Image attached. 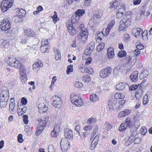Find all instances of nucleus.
<instances>
[{"label": "nucleus", "mask_w": 152, "mask_h": 152, "mask_svg": "<svg viewBox=\"0 0 152 152\" xmlns=\"http://www.w3.org/2000/svg\"><path fill=\"white\" fill-rule=\"evenodd\" d=\"M149 97L147 94L145 95L143 99L142 103L143 105H146L148 104L149 102Z\"/></svg>", "instance_id": "obj_36"}, {"label": "nucleus", "mask_w": 152, "mask_h": 152, "mask_svg": "<svg viewBox=\"0 0 152 152\" xmlns=\"http://www.w3.org/2000/svg\"><path fill=\"white\" fill-rule=\"evenodd\" d=\"M64 132L65 136L66 138L69 139L73 138V134L72 131L68 128H66L64 129Z\"/></svg>", "instance_id": "obj_15"}, {"label": "nucleus", "mask_w": 152, "mask_h": 152, "mask_svg": "<svg viewBox=\"0 0 152 152\" xmlns=\"http://www.w3.org/2000/svg\"><path fill=\"white\" fill-rule=\"evenodd\" d=\"M132 21V18L129 16L124 17L121 21V23L124 24L126 27H128L130 25Z\"/></svg>", "instance_id": "obj_13"}, {"label": "nucleus", "mask_w": 152, "mask_h": 152, "mask_svg": "<svg viewBox=\"0 0 152 152\" xmlns=\"http://www.w3.org/2000/svg\"><path fill=\"white\" fill-rule=\"evenodd\" d=\"M69 142L66 138H62L60 142V146L63 152H65L68 149Z\"/></svg>", "instance_id": "obj_11"}, {"label": "nucleus", "mask_w": 152, "mask_h": 152, "mask_svg": "<svg viewBox=\"0 0 152 152\" xmlns=\"http://www.w3.org/2000/svg\"><path fill=\"white\" fill-rule=\"evenodd\" d=\"M120 25L118 29V31L119 32H122L124 29L127 27L124 24L121 23V21L120 22Z\"/></svg>", "instance_id": "obj_40"}, {"label": "nucleus", "mask_w": 152, "mask_h": 152, "mask_svg": "<svg viewBox=\"0 0 152 152\" xmlns=\"http://www.w3.org/2000/svg\"><path fill=\"white\" fill-rule=\"evenodd\" d=\"M125 87V84L124 83H120L116 85V88L117 90H122Z\"/></svg>", "instance_id": "obj_33"}, {"label": "nucleus", "mask_w": 152, "mask_h": 152, "mask_svg": "<svg viewBox=\"0 0 152 152\" xmlns=\"http://www.w3.org/2000/svg\"><path fill=\"white\" fill-rule=\"evenodd\" d=\"M107 55L109 58H112L114 55V51L113 48H109L107 50Z\"/></svg>", "instance_id": "obj_25"}, {"label": "nucleus", "mask_w": 152, "mask_h": 152, "mask_svg": "<svg viewBox=\"0 0 152 152\" xmlns=\"http://www.w3.org/2000/svg\"><path fill=\"white\" fill-rule=\"evenodd\" d=\"M147 132V130L145 127L142 126L140 129V132L142 135H145Z\"/></svg>", "instance_id": "obj_44"}, {"label": "nucleus", "mask_w": 152, "mask_h": 152, "mask_svg": "<svg viewBox=\"0 0 152 152\" xmlns=\"http://www.w3.org/2000/svg\"><path fill=\"white\" fill-rule=\"evenodd\" d=\"M54 52L56 54L55 59L56 60H58L60 59L61 57L60 51L58 49H56L54 50Z\"/></svg>", "instance_id": "obj_34"}, {"label": "nucleus", "mask_w": 152, "mask_h": 152, "mask_svg": "<svg viewBox=\"0 0 152 152\" xmlns=\"http://www.w3.org/2000/svg\"><path fill=\"white\" fill-rule=\"evenodd\" d=\"M141 140L140 139L139 137L135 138L134 140V143L135 144H138L140 142Z\"/></svg>", "instance_id": "obj_62"}, {"label": "nucleus", "mask_w": 152, "mask_h": 152, "mask_svg": "<svg viewBox=\"0 0 152 152\" xmlns=\"http://www.w3.org/2000/svg\"><path fill=\"white\" fill-rule=\"evenodd\" d=\"M91 132H84L82 133V136L83 137H86L89 135Z\"/></svg>", "instance_id": "obj_63"}, {"label": "nucleus", "mask_w": 152, "mask_h": 152, "mask_svg": "<svg viewBox=\"0 0 152 152\" xmlns=\"http://www.w3.org/2000/svg\"><path fill=\"white\" fill-rule=\"evenodd\" d=\"M60 126L59 124H55L54 126L53 130L59 132L60 131Z\"/></svg>", "instance_id": "obj_57"}, {"label": "nucleus", "mask_w": 152, "mask_h": 152, "mask_svg": "<svg viewBox=\"0 0 152 152\" xmlns=\"http://www.w3.org/2000/svg\"><path fill=\"white\" fill-rule=\"evenodd\" d=\"M47 123V121L46 120H41L39 122V124L37 125V128L41 130V129H42V130H43L44 128L46 125Z\"/></svg>", "instance_id": "obj_21"}, {"label": "nucleus", "mask_w": 152, "mask_h": 152, "mask_svg": "<svg viewBox=\"0 0 152 152\" xmlns=\"http://www.w3.org/2000/svg\"><path fill=\"white\" fill-rule=\"evenodd\" d=\"M96 118L91 117L88 118L87 121V124L88 125H91L94 123H96Z\"/></svg>", "instance_id": "obj_28"}, {"label": "nucleus", "mask_w": 152, "mask_h": 152, "mask_svg": "<svg viewBox=\"0 0 152 152\" xmlns=\"http://www.w3.org/2000/svg\"><path fill=\"white\" fill-rule=\"evenodd\" d=\"M140 51L137 49L135 50L133 52V53L135 56H137L140 53Z\"/></svg>", "instance_id": "obj_64"}, {"label": "nucleus", "mask_w": 152, "mask_h": 152, "mask_svg": "<svg viewBox=\"0 0 152 152\" xmlns=\"http://www.w3.org/2000/svg\"><path fill=\"white\" fill-rule=\"evenodd\" d=\"M136 47L138 50H142L144 48L143 45L139 43L136 44Z\"/></svg>", "instance_id": "obj_53"}, {"label": "nucleus", "mask_w": 152, "mask_h": 152, "mask_svg": "<svg viewBox=\"0 0 152 152\" xmlns=\"http://www.w3.org/2000/svg\"><path fill=\"white\" fill-rule=\"evenodd\" d=\"M138 88H139V85H133L129 87V89L130 90L133 91L135 90Z\"/></svg>", "instance_id": "obj_52"}, {"label": "nucleus", "mask_w": 152, "mask_h": 152, "mask_svg": "<svg viewBox=\"0 0 152 152\" xmlns=\"http://www.w3.org/2000/svg\"><path fill=\"white\" fill-rule=\"evenodd\" d=\"M91 2V0H84L83 5L85 6H89L90 5Z\"/></svg>", "instance_id": "obj_51"}, {"label": "nucleus", "mask_w": 152, "mask_h": 152, "mask_svg": "<svg viewBox=\"0 0 152 152\" xmlns=\"http://www.w3.org/2000/svg\"><path fill=\"white\" fill-rule=\"evenodd\" d=\"M73 66L72 65H70L68 66L67 69L66 70L67 74L69 73V72H72L73 71Z\"/></svg>", "instance_id": "obj_49"}, {"label": "nucleus", "mask_w": 152, "mask_h": 152, "mask_svg": "<svg viewBox=\"0 0 152 152\" xmlns=\"http://www.w3.org/2000/svg\"><path fill=\"white\" fill-rule=\"evenodd\" d=\"M112 70V68L110 67H107L104 68L100 72L99 76L102 78H106L111 74Z\"/></svg>", "instance_id": "obj_6"}, {"label": "nucleus", "mask_w": 152, "mask_h": 152, "mask_svg": "<svg viewBox=\"0 0 152 152\" xmlns=\"http://www.w3.org/2000/svg\"><path fill=\"white\" fill-rule=\"evenodd\" d=\"M98 38L100 40H101L102 38L104 36V35L102 32H99L97 34Z\"/></svg>", "instance_id": "obj_55"}, {"label": "nucleus", "mask_w": 152, "mask_h": 152, "mask_svg": "<svg viewBox=\"0 0 152 152\" xmlns=\"http://www.w3.org/2000/svg\"><path fill=\"white\" fill-rule=\"evenodd\" d=\"M50 40L49 39H47L46 40L45 39L42 40V46L40 47V50L42 53L48 52V50L50 49V47H49L48 40Z\"/></svg>", "instance_id": "obj_7"}, {"label": "nucleus", "mask_w": 152, "mask_h": 152, "mask_svg": "<svg viewBox=\"0 0 152 152\" xmlns=\"http://www.w3.org/2000/svg\"><path fill=\"white\" fill-rule=\"evenodd\" d=\"M9 65L18 68L21 66V64L18 60L13 58H9L8 60Z\"/></svg>", "instance_id": "obj_10"}, {"label": "nucleus", "mask_w": 152, "mask_h": 152, "mask_svg": "<svg viewBox=\"0 0 152 152\" xmlns=\"http://www.w3.org/2000/svg\"><path fill=\"white\" fill-rule=\"evenodd\" d=\"M104 126L105 129L107 131L109 130H110L112 128V126L111 124L110 123L107 122H106L105 123L104 125Z\"/></svg>", "instance_id": "obj_43"}, {"label": "nucleus", "mask_w": 152, "mask_h": 152, "mask_svg": "<svg viewBox=\"0 0 152 152\" xmlns=\"http://www.w3.org/2000/svg\"><path fill=\"white\" fill-rule=\"evenodd\" d=\"M37 107L39 109V112L43 113L46 112L48 109V104L46 101H44L39 104Z\"/></svg>", "instance_id": "obj_8"}, {"label": "nucleus", "mask_w": 152, "mask_h": 152, "mask_svg": "<svg viewBox=\"0 0 152 152\" xmlns=\"http://www.w3.org/2000/svg\"><path fill=\"white\" fill-rule=\"evenodd\" d=\"M149 74V72L147 70H144L140 74V77L142 78H145L147 77Z\"/></svg>", "instance_id": "obj_39"}, {"label": "nucleus", "mask_w": 152, "mask_h": 152, "mask_svg": "<svg viewBox=\"0 0 152 152\" xmlns=\"http://www.w3.org/2000/svg\"><path fill=\"white\" fill-rule=\"evenodd\" d=\"M10 100L11 102L9 104V110L10 112L12 113L15 106V100L14 98H11Z\"/></svg>", "instance_id": "obj_26"}, {"label": "nucleus", "mask_w": 152, "mask_h": 152, "mask_svg": "<svg viewBox=\"0 0 152 152\" xmlns=\"http://www.w3.org/2000/svg\"><path fill=\"white\" fill-rule=\"evenodd\" d=\"M83 79L86 83L89 82L91 80V78L90 76L88 75L84 77Z\"/></svg>", "instance_id": "obj_59"}, {"label": "nucleus", "mask_w": 152, "mask_h": 152, "mask_svg": "<svg viewBox=\"0 0 152 152\" xmlns=\"http://www.w3.org/2000/svg\"><path fill=\"white\" fill-rule=\"evenodd\" d=\"M90 100L93 102H96L99 100V97L96 94H93L90 96Z\"/></svg>", "instance_id": "obj_30"}, {"label": "nucleus", "mask_w": 152, "mask_h": 152, "mask_svg": "<svg viewBox=\"0 0 152 152\" xmlns=\"http://www.w3.org/2000/svg\"><path fill=\"white\" fill-rule=\"evenodd\" d=\"M9 41L8 40L1 39V44L2 47H4V48H9L10 43Z\"/></svg>", "instance_id": "obj_23"}, {"label": "nucleus", "mask_w": 152, "mask_h": 152, "mask_svg": "<svg viewBox=\"0 0 152 152\" xmlns=\"http://www.w3.org/2000/svg\"><path fill=\"white\" fill-rule=\"evenodd\" d=\"M95 47V44L93 42H91L87 46V48L86 49V52L89 51L90 52H91L94 49Z\"/></svg>", "instance_id": "obj_27"}, {"label": "nucleus", "mask_w": 152, "mask_h": 152, "mask_svg": "<svg viewBox=\"0 0 152 152\" xmlns=\"http://www.w3.org/2000/svg\"><path fill=\"white\" fill-rule=\"evenodd\" d=\"M138 72L137 71L133 72L130 75V78L131 80L134 82L137 81L138 79Z\"/></svg>", "instance_id": "obj_18"}, {"label": "nucleus", "mask_w": 152, "mask_h": 152, "mask_svg": "<svg viewBox=\"0 0 152 152\" xmlns=\"http://www.w3.org/2000/svg\"><path fill=\"white\" fill-rule=\"evenodd\" d=\"M15 11L18 14L19 16L25 17L26 15V11L23 9H20L17 8L15 9Z\"/></svg>", "instance_id": "obj_22"}, {"label": "nucleus", "mask_w": 152, "mask_h": 152, "mask_svg": "<svg viewBox=\"0 0 152 152\" xmlns=\"http://www.w3.org/2000/svg\"><path fill=\"white\" fill-rule=\"evenodd\" d=\"M117 103V101L113 99H111L109 102L108 107L109 109H112Z\"/></svg>", "instance_id": "obj_29"}, {"label": "nucleus", "mask_w": 152, "mask_h": 152, "mask_svg": "<svg viewBox=\"0 0 152 152\" xmlns=\"http://www.w3.org/2000/svg\"><path fill=\"white\" fill-rule=\"evenodd\" d=\"M80 35L81 36V40L84 43L87 40L88 37V32L87 29H84V30L82 29L80 31Z\"/></svg>", "instance_id": "obj_12"}, {"label": "nucleus", "mask_w": 152, "mask_h": 152, "mask_svg": "<svg viewBox=\"0 0 152 152\" xmlns=\"http://www.w3.org/2000/svg\"><path fill=\"white\" fill-rule=\"evenodd\" d=\"M114 98L116 99H123L125 98V94L124 93H117L114 96Z\"/></svg>", "instance_id": "obj_31"}, {"label": "nucleus", "mask_w": 152, "mask_h": 152, "mask_svg": "<svg viewBox=\"0 0 152 152\" xmlns=\"http://www.w3.org/2000/svg\"><path fill=\"white\" fill-rule=\"evenodd\" d=\"M115 23V21L114 20H113L110 21L107 28L105 29L106 34V35H108L109 34L111 28L114 25Z\"/></svg>", "instance_id": "obj_19"}, {"label": "nucleus", "mask_w": 152, "mask_h": 152, "mask_svg": "<svg viewBox=\"0 0 152 152\" xmlns=\"http://www.w3.org/2000/svg\"><path fill=\"white\" fill-rule=\"evenodd\" d=\"M121 67L120 66H118L114 68L113 69V72L114 73H117L118 71L120 70Z\"/></svg>", "instance_id": "obj_61"}, {"label": "nucleus", "mask_w": 152, "mask_h": 152, "mask_svg": "<svg viewBox=\"0 0 152 152\" xmlns=\"http://www.w3.org/2000/svg\"><path fill=\"white\" fill-rule=\"evenodd\" d=\"M120 2L116 0L115 1L111 2L110 3L111 8L113 10H115L119 7Z\"/></svg>", "instance_id": "obj_24"}, {"label": "nucleus", "mask_w": 152, "mask_h": 152, "mask_svg": "<svg viewBox=\"0 0 152 152\" xmlns=\"http://www.w3.org/2000/svg\"><path fill=\"white\" fill-rule=\"evenodd\" d=\"M70 98L72 103L76 106L80 107L83 105V101L80 96L72 94L70 96Z\"/></svg>", "instance_id": "obj_2"}, {"label": "nucleus", "mask_w": 152, "mask_h": 152, "mask_svg": "<svg viewBox=\"0 0 152 152\" xmlns=\"http://www.w3.org/2000/svg\"><path fill=\"white\" fill-rule=\"evenodd\" d=\"M53 21L54 22H56L57 21L59 20V19L57 17V13L55 11L54 12V15L52 17Z\"/></svg>", "instance_id": "obj_46"}, {"label": "nucleus", "mask_w": 152, "mask_h": 152, "mask_svg": "<svg viewBox=\"0 0 152 152\" xmlns=\"http://www.w3.org/2000/svg\"><path fill=\"white\" fill-rule=\"evenodd\" d=\"M97 143L92 141L90 145V149L91 150H93L94 149L95 146L96 145Z\"/></svg>", "instance_id": "obj_60"}, {"label": "nucleus", "mask_w": 152, "mask_h": 152, "mask_svg": "<svg viewBox=\"0 0 152 152\" xmlns=\"http://www.w3.org/2000/svg\"><path fill=\"white\" fill-rule=\"evenodd\" d=\"M25 35L29 37H35L36 33L34 31L30 28L26 29L24 32Z\"/></svg>", "instance_id": "obj_20"}, {"label": "nucleus", "mask_w": 152, "mask_h": 152, "mask_svg": "<svg viewBox=\"0 0 152 152\" xmlns=\"http://www.w3.org/2000/svg\"><path fill=\"white\" fill-rule=\"evenodd\" d=\"M132 125V122L130 121V118H127L124 123L121 124L118 129L119 131L125 130L127 127H130Z\"/></svg>", "instance_id": "obj_5"}, {"label": "nucleus", "mask_w": 152, "mask_h": 152, "mask_svg": "<svg viewBox=\"0 0 152 152\" xmlns=\"http://www.w3.org/2000/svg\"><path fill=\"white\" fill-rule=\"evenodd\" d=\"M14 2V0H3L1 5L3 12H4L8 10L13 6Z\"/></svg>", "instance_id": "obj_3"}, {"label": "nucleus", "mask_w": 152, "mask_h": 152, "mask_svg": "<svg viewBox=\"0 0 152 152\" xmlns=\"http://www.w3.org/2000/svg\"><path fill=\"white\" fill-rule=\"evenodd\" d=\"M11 27L10 21L8 18L4 19L0 24V28L3 31H7L10 29Z\"/></svg>", "instance_id": "obj_4"}, {"label": "nucleus", "mask_w": 152, "mask_h": 152, "mask_svg": "<svg viewBox=\"0 0 152 152\" xmlns=\"http://www.w3.org/2000/svg\"><path fill=\"white\" fill-rule=\"evenodd\" d=\"M18 140L19 142L22 143L23 141L22 138V135L21 134H19L18 136Z\"/></svg>", "instance_id": "obj_58"}, {"label": "nucleus", "mask_w": 152, "mask_h": 152, "mask_svg": "<svg viewBox=\"0 0 152 152\" xmlns=\"http://www.w3.org/2000/svg\"><path fill=\"white\" fill-rule=\"evenodd\" d=\"M126 53L124 50L120 51L118 54V56L120 58H123L126 55Z\"/></svg>", "instance_id": "obj_41"}, {"label": "nucleus", "mask_w": 152, "mask_h": 152, "mask_svg": "<svg viewBox=\"0 0 152 152\" xmlns=\"http://www.w3.org/2000/svg\"><path fill=\"white\" fill-rule=\"evenodd\" d=\"M139 88L137 90L135 94V96H134L133 98H132V99H139L142 95V91L141 89V86L139 84Z\"/></svg>", "instance_id": "obj_16"}, {"label": "nucleus", "mask_w": 152, "mask_h": 152, "mask_svg": "<svg viewBox=\"0 0 152 152\" xmlns=\"http://www.w3.org/2000/svg\"><path fill=\"white\" fill-rule=\"evenodd\" d=\"M105 46L104 43L102 42L100 43L97 47V50L98 51H100L101 50L103 49Z\"/></svg>", "instance_id": "obj_42"}, {"label": "nucleus", "mask_w": 152, "mask_h": 152, "mask_svg": "<svg viewBox=\"0 0 152 152\" xmlns=\"http://www.w3.org/2000/svg\"><path fill=\"white\" fill-rule=\"evenodd\" d=\"M53 105L57 108H60L62 106V102L60 98L57 95H55L54 97Z\"/></svg>", "instance_id": "obj_9"}, {"label": "nucleus", "mask_w": 152, "mask_h": 152, "mask_svg": "<svg viewBox=\"0 0 152 152\" xmlns=\"http://www.w3.org/2000/svg\"><path fill=\"white\" fill-rule=\"evenodd\" d=\"M66 26L67 27L68 31L71 35H73L76 33L77 31L73 26L68 24L67 23Z\"/></svg>", "instance_id": "obj_17"}, {"label": "nucleus", "mask_w": 152, "mask_h": 152, "mask_svg": "<svg viewBox=\"0 0 152 152\" xmlns=\"http://www.w3.org/2000/svg\"><path fill=\"white\" fill-rule=\"evenodd\" d=\"M28 116L27 115H24L23 116V121L24 123L26 124L28 123Z\"/></svg>", "instance_id": "obj_54"}, {"label": "nucleus", "mask_w": 152, "mask_h": 152, "mask_svg": "<svg viewBox=\"0 0 152 152\" xmlns=\"http://www.w3.org/2000/svg\"><path fill=\"white\" fill-rule=\"evenodd\" d=\"M48 152H56L53 146L52 145H50L48 147Z\"/></svg>", "instance_id": "obj_56"}, {"label": "nucleus", "mask_w": 152, "mask_h": 152, "mask_svg": "<svg viewBox=\"0 0 152 152\" xmlns=\"http://www.w3.org/2000/svg\"><path fill=\"white\" fill-rule=\"evenodd\" d=\"M9 90L5 86L1 88L0 93V106L1 108L5 107L7 105V102L9 99Z\"/></svg>", "instance_id": "obj_1"}, {"label": "nucleus", "mask_w": 152, "mask_h": 152, "mask_svg": "<svg viewBox=\"0 0 152 152\" xmlns=\"http://www.w3.org/2000/svg\"><path fill=\"white\" fill-rule=\"evenodd\" d=\"M92 128V126L88 125L85 126L83 128V129L86 131L90 132Z\"/></svg>", "instance_id": "obj_38"}, {"label": "nucleus", "mask_w": 152, "mask_h": 152, "mask_svg": "<svg viewBox=\"0 0 152 152\" xmlns=\"http://www.w3.org/2000/svg\"><path fill=\"white\" fill-rule=\"evenodd\" d=\"M74 86L77 88L82 87L83 86L82 83L79 81H76L74 83Z\"/></svg>", "instance_id": "obj_45"}, {"label": "nucleus", "mask_w": 152, "mask_h": 152, "mask_svg": "<svg viewBox=\"0 0 152 152\" xmlns=\"http://www.w3.org/2000/svg\"><path fill=\"white\" fill-rule=\"evenodd\" d=\"M99 126L96 125L94 128L93 130V132L92 133V135H95L97 133L99 129Z\"/></svg>", "instance_id": "obj_50"}, {"label": "nucleus", "mask_w": 152, "mask_h": 152, "mask_svg": "<svg viewBox=\"0 0 152 152\" xmlns=\"http://www.w3.org/2000/svg\"><path fill=\"white\" fill-rule=\"evenodd\" d=\"M85 11L83 10H78L76 12L75 15L76 16L79 17V18L82 16L85 13Z\"/></svg>", "instance_id": "obj_32"}, {"label": "nucleus", "mask_w": 152, "mask_h": 152, "mask_svg": "<svg viewBox=\"0 0 152 152\" xmlns=\"http://www.w3.org/2000/svg\"><path fill=\"white\" fill-rule=\"evenodd\" d=\"M135 138V137L133 136L130 137L128 140L126 142V145H129L133 142H134V140Z\"/></svg>", "instance_id": "obj_37"}, {"label": "nucleus", "mask_w": 152, "mask_h": 152, "mask_svg": "<svg viewBox=\"0 0 152 152\" xmlns=\"http://www.w3.org/2000/svg\"><path fill=\"white\" fill-rule=\"evenodd\" d=\"M59 132L53 130L52 131L50 134L52 137H56L58 134Z\"/></svg>", "instance_id": "obj_48"}, {"label": "nucleus", "mask_w": 152, "mask_h": 152, "mask_svg": "<svg viewBox=\"0 0 152 152\" xmlns=\"http://www.w3.org/2000/svg\"><path fill=\"white\" fill-rule=\"evenodd\" d=\"M93 72V69L91 68L86 67L85 68V72L89 74H91Z\"/></svg>", "instance_id": "obj_47"}, {"label": "nucleus", "mask_w": 152, "mask_h": 152, "mask_svg": "<svg viewBox=\"0 0 152 152\" xmlns=\"http://www.w3.org/2000/svg\"><path fill=\"white\" fill-rule=\"evenodd\" d=\"M79 17L76 16L75 15H73L71 18V22L72 24H75L78 22L79 19Z\"/></svg>", "instance_id": "obj_35"}, {"label": "nucleus", "mask_w": 152, "mask_h": 152, "mask_svg": "<svg viewBox=\"0 0 152 152\" xmlns=\"http://www.w3.org/2000/svg\"><path fill=\"white\" fill-rule=\"evenodd\" d=\"M132 33L136 37L143 36V33H142V30L140 28H137L133 30Z\"/></svg>", "instance_id": "obj_14"}]
</instances>
